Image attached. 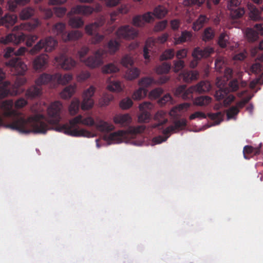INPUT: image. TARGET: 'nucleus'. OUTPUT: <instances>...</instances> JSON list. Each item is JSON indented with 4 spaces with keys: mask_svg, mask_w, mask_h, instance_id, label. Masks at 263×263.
Masks as SVG:
<instances>
[{
    "mask_svg": "<svg viewBox=\"0 0 263 263\" xmlns=\"http://www.w3.org/2000/svg\"><path fill=\"white\" fill-rule=\"evenodd\" d=\"M26 37V35L21 32H18L16 33H10L5 37H2L0 39V42L5 45L10 43L17 45L24 41Z\"/></svg>",
    "mask_w": 263,
    "mask_h": 263,
    "instance_id": "obj_15",
    "label": "nucleus"
},
{
    "mask_svg": "<svg viewBox=\"0 0 263 263\" xmlns=\"http://www.w3.org/2000/svg\"><path fill=\"white\" fill-rule=\"evenodd\" d=\"M115 124H120L121 126H127L132 122V118L128 114L116 115L113 118Z\"/></svg>",
    "mask_w": 263,
    "mask_h": 263,
    "instance_id": "obj_22",
    "label": "nucleus"
},
{
    "mask_svg": "<svg viewBox=\"0 0 263 263\" xmlns=\"http://www.w3.org/2000/svg\"><path fill=\"white\" fill-rule=\"evenodd\" d=\"M13 105L12 100H7L3 102L1 108L4 111L5 116L14 118L13 122L6 126L21 133L45 134L52 124L55 125V130L72 137H90L91 136V133L85 129H79L78 124L95 126L102 132H109L115 129L114 125L101 119L98 120L96 123L91 117L83 118L81 115L70 120L69 123L59 124L62 109V104L59 101L54 102L48 107L47 113L50 117L49 120H47L42 114H36L26 118L23 114L14 109Z\"/></svg>",
    "mask_w": 263,
    "mask_h": 263,
    "instance_id": "obj_1",
    "label": "nucleus"
},
{
    "mask_svg": "<svg viewBox=\"0 0 263 263\" xmlns=\"http://www.w3.org/2000/svg\"><path fill=\"white\" fill-rule=\"evenodd\" d=\"M229 10L230 11V14L233 18H238L241 17L245 12L244 9L240 7H235Z\"/></svg>",
    "mask_w": 263,
    "mask_h": 263,
    "instance_id": "obj_41",
    "label": "nucleus"
},
{
    "mask_svg": "<svg viewBox=\"0 0 263 263\" xmlns=\"http://www.w3.org/2000/svg\"><path fill=\"white\" fill-rule=\"evenodd\" d=\"M163 91L162 88H156L150 92L149 96L152 98L157 99L161 96L163 93Z\"/></svg>",
    "mask_w": 263,
    "mask_h": 263,
    "instance_id": "obj_55",
    "label": "nucleus"
},
{
    "mask_svg": "<svg viewBox=\"0 0 263 263\" xmlns=\"http://www.w3.org/2000/svg\"><path fill=\"white\" fill-rule=\"evenodd\" d=\"M121 63L123 66L127 68L128 66L133 65L134 61L129 55L126 54L122 58Z\"/></svg>",
    "mask_w": 263,
    "mask_h": 263,
    "instance_id": "obj_49",
    "label": "nucleus"
},
{
    "mask_svg": "<svg viewBox=\"0 0 263 263\" xmlns=\"http://www.w3.org/2000/svg\"><path fill=\"white\" fill-rule=\"evenodd\" d=\"M206 115L201 111H196L190 115V120H193L196 118L205 119Z\"/></svg>",
    "mask_w": 263,
    "mask_h": 263,
    "instance_id": "obj_60",
    "label": "nucleus"
},
{
    "mask_svg": "<svg viewBox=\"0 0 263 263\" xmlns=\"http://www.w3.org/2000/svg\"><path fill=\"white\" fill-rule=\"evenodd\" d=\"M260 147H253L250 145H246L243 147V157L246 159H249V155L257 156L260 154Z\"/></svg>",
    "mask_w": 263,
    "mask_h": 263,
    "instance_id": "obj_25",
    "label": "nucleus"
},
{
    "mask_svg": "<svg viewBox=\"0 0 263 263\" xmlns=\"http://www.w3.org/2000/svg\"><path fill=\"white\" fill-rule=\"evenodd\" d=\"M72 79L71 74L67 73L62 75L57 73L51 75L43 73L36 80V86H33L28 88L26 92V96L28 98H33L39 96L41 94V86L48 83L65 85Z\"/></svg>",
    "mask_w": 263,
    "mask_h": 263,
    "instance_id": "obj_2",
    "label": "nucleus"
},
{
    "mask_svg": "<svg viewBox=\"0 0 263 263\" xmlns=\"http://www.w3.org/2000/svg\"><path fill=\"white\" fill-rule=\"evenodd\" d=\"M58 45V41L51 36H48L40 40L29 51L32 55H35L40 52L42 49L46 52L52 51Z\"/></svg>",
    "mask_w": 263,
    "mask_h": 263,
    "instance_id": "obj_9",
    "label": "nucleus"
},
{
    "mask_svg": "<svg viewBox=\"0 0 263 263\" xmlns=\"http://www.w3.org/2000/svg\"><path fill=\"white\" fill-rule=\"evenodd\" d=\"M169 137L168 136H158L153 138V141L156 144H160L163 142L165 141Z\"/></svg>",
    "mask_w": 263,
    "mask_h": 263,
    "instance_id": "obj_64",
    "label": "nucleus"
},
{
    "mask_svg": "<svg viewBox=\"0 0 263 263\" xmlns=\"http://www.w3.org/2000/svg\"><path fill=\"white\" fill-rule=\"evenodd\" d=\"M212 99L209 96H200L196 98L194 103L196 105L205 106L211 103Z\"/></svg>",
    "mask_w": 263,
    "mask_h": 263,
    "instance_id": "obj_38",
    "label": "nucleus"
},
{
    "mask_svg": "<svg viewBox=\"0 0 263 263\" xmlns=\"http://www.w3.org/2000/svg\"><path fill=\"white\" fill-rule=\"evenodd\" d=\"M186 125V121L185 119H181L176 120L174 122L173 125H171L170 128L173 129L175 132L176 130H180L183 129Z\"/></svg>",
    "mask_w": 263,
    "mask_h": 263,
    "instance_id": "obj_44",
    "label": "nucleus"
},
{
    "mask_svg": "<svg viewBox=\"0 0 263 263\" xmlns=\"http://www.w3.org/2000/svg\"><path fill=\"white\" fill-rule=\"evenodd\" d=\"M167 23V20H163L158 22L154 27V30L157 32L163 30L166 27Z\"/></svg>",
    "mask_w": 263,
    "mask_h": 263,
    "instance_id": "obj_52",
    "label": "nucleus"
},
{
    "mask_svg": "<svg viewBox=\"0 0 263 263\" xmlns=\"http://www.w3.org/2000/svg\"><path fill=\"white\" fill-rule=\"evenodd\" d=\"M198 73L196 71H183L179 75V78L184 82L190 83L197 79Z\"/></svg>",
    "mask_w": 263,
    "mask_h": 263,
    "instance_id": "obj_23",
    "label": "nucleus"
},
{
    "mask_svg": "<svg viewBox=\"0 0 263 263\" xmlns=\"http://www.w3.org/2000/svg\"><path fill=\"white\" fill-rule=\"evenodd\" d=\"M5 78V73L0 68V99L7 97L8 95L14 96L20 93V85L25 83L24 80L21 82H16L12 85L9 81L2 83Z\"/></svg>",
    "mask_w": 263,
    "mask_h": 263,
    "instance_id": "obj_7",
    "label": "nucleus"
},
{
    "mask_svg": "<svg viewBox=\"0 0 263 263\" xmlns=\"http://www.w3.org/2000/svg\"><path fill=\"white\" fill-rule=\"evenodd\" d=\"M132 105L133 101L129 98L122 100L120 103V107L123 109H128L132 106Z\"/></svg>",
    "mask_w": 263,
    "mask_h": 263,
    "instance_id": "obj_51",
    "label": "nucleus"
},
{
    "mask_svg": "<svg viewBox=\"0 0 263 263\" xmlns=\"http://www.w3.org/2000/svg\"><path fill=\"white\" fill-rule=\"evenodd\" d=\"M168 11L165 7L163 6L159 5L156 7L154 10L153 13L152 12V15L157 18H161L165 16Z\"/></svg>",
    "mask_w": 263,
    "mask_h": 263,
    "instance_id": "obj_32",
    "label": "nucleus"
},
{
    "mask_svg": "<svg viewBox=\"0 0 263 263\" xmlns=\"http://www.w3.org/2000/svg\"><path fill=\"white\" fill-rule=\"evenodd\" d=\"M119 67L113 63H109L104 66L102 68V72L104 73H111L118 72Z\"/></svg>",
    "mask_w": 263,
    "mask_h": 263,
    "instance_id": "obj_40",
    "label": "nucleus"
},
{
    "mask_svg": "<svg viewBox=\"0 0 263 263\" xmlns=\"http://www.w3.org/2000/svg\"><path fill=\"white\" fill-rule=\"evenodd\" d=\"M126 132L123 130H119L117 132L111 133L108 136V140L119 143L122 141V138L125 136Z\"/></svg>",
    "mask_w": 263,
    "mask_h": 263,
    "instance_id": "obj_28",
    "label": "nucleus"
},
{
    "mask_svg": "<svg viewBox=\"0 0 263 263\" xmlns=\"http://www.w3.org/2000/svg\"><path fill=\"white\" fill-rule=\"evenodd\" d=\"M173 63V70L175 72H179L185 66L184 61L181 60L179 61H174Z\"/></svg>",
    "mask_w": 263,
    "mask_h": 263,
    "instance_id": "obj_53",
    "label": "nucleus"
},
{
    "mask_svg": "<svg viewBox=\"0 0 263 263\" xmlns=\"http://www.w3.org/2000/svg\"><path fill=\"white\" fill-rule=\"evenodd\" d=\"M145 129V126L144 125H138L137 126L132 127L130 128V132L136 134L141 133Z\"/></svg>",
    "mask_w": 263,
    "mask_h": 263,
    "instance_id": "obj_61",
    "label": "nucleus"
},
{
    "mask_svg": "<svg viewBox=\"0 0 263 263\" xmlns=\"http://www.w3.org/2000/svg\"><path fill=\"white\" fill-rule=\"evenodd\" d=\"M192 36V34L190 31L186 30L183 31L181 32L180 36L175 38V44L176 45H177L185 42L188 40L191 39Z\"/></svg>",
    "mask_w": 263,
    "mask_h": 263,
    "instance_id": "obj_30",
    "label": "nucleus"
},
{
    "mask_svg": "<svg viewBox=\"0 0 263 263\" xmlns=\"http://www.w3.org/2000/svg\"><path fill=\"white\" fill-rule=\"evenodd\" d=\"M40 24V22L37 19H35L33 20V21L31 22H27L25 23H22L18 26H16L14 27V29L15 30H31L35 29Z\"/></svg>",
    "mask_w": 263,
    "mask_h": 263,
    "instance_id": "obj_24",
    "label": "nucleus"
},
{
    "mask_svg": "<svg viewBox=\"0 0 263 263\" xmlns=\"http://www.w3.org/2000/svg\"><path fill=\"white\" fill-rule=\"evenodd\" d=\"M245 36L249 42H253L258 39V33L252 28H248L245 31Z\"/></svg>",
    "mask_w": 263,
    "mask_h": 263,
    "instance_id": "obj_36",
    "label": "nucleus"
},
{
    "mask_svg": "<svg viewBox=\"0 0 263 263\" xmlns=\"http://www.w3.org/2000/svg\"><path fill=\"white\" fill-rule=\"evenodd\" d=\"M107 88L108 90L112 92H119L122 90L121 83L119 81H114L110 82L107 86Z\"/></svg>",
    "mask_w": 263,
    "mask_h": 263,
    "instance_id": "obj_45",
    "label": "nucleus"
},
{
    "mask_svg": "<svg viewBox=\"0 0 263 263\" xmlns=\"http://www.w3.org/2000/svg\"><path fill=\"white\" fill-rule=\"evenodd\" d=\"M27 51V48L25 47H21L16 51L12 47H9L7 48L4 57L8 58L13 55L6 63V65L10 67L13 74H24L27 70V65L18 56L24 54Z\"/></svg>",
    "mask_w": 263,
    "mask_h": 263,
    "instance_id": "obj_3",
    "label": "nucleus"
},
{
    "mask_svg": "<svg viewBox=\"0 0 263 263\" xmlns=\"http://www.w3.org/2000/svg\"><path fill=\"white\" fill-rule=\"evenodd\" d=\"M175 55V51L173 49H168L165 50L161 55L160 60L161 61L172 59Z\"/></svg>",
    "mask_w": 263,
    "mask_h": 263,
    "instance_id": "obj_46",
    "label": "nucleus"
},
{
    "mask_svg": "<svg viewBox=\"0 0 263 263\" xmlns=\"http://www.w3.org/2000/svg\"><path fill=\"white\" fill-rule=\"evenodd\" d=\"M80 104V102L78 99H74L72 100L69 106V112L71 115H75L78 113Z\"/></svg>",
    "mask_w": 263,
    "mask_h": 263,
    "instance_id": "obj_39",
    "label": "nucleus"
},
{
    "mask_svg": "<svg viewBox=\"0 0 263 263\" xmlns=\"http://www.w3.org/2000/svg\"><path fill=\"white\" fill-rule=\"evenodd\" d=\"M48 62V56L41 54L36 57L33 61V67L35 70H42L46 68Z\"/></svg>",
    "mask_w": 263,
    "mask_h": 263,
    "instance_id": "obj_19",
    "label": "nucleus"
},
{
    "mask_svg": "<svg viewBox=\"0 0 263 263\" xmlns=\"http://www.w3.org/2000/svg\"><path fill=\"white\" fill-rule=\"evenodd\" d=\"M239 112V108L237 107L233 106L231 107L227 111V115L228 119H231L236 116Z\"/></svg>",
    "mask_w": 263,
    "mask_h": 263,
    "instance_id": "obj_54",
    "label": "nucleus"
},
{
    "mask_svg": "<svg viewBox=\"0 0 263 263\" xmlns=\"http://www.w3.org/2000/svg\"><path fill=\"white\" fill-rule=\"evenodd\" d=\"M153 104L150 102H145L139 105V109L141 113L138 116V121L139 122H148L151 115L149 111L153 108Z\"/></svg>",
    "mask_w": 263,
    "mask_h": 263,
    "instance_id": "obj_16",
    "label": "nucleus"
},
{
    "mask_svg": "<svg viewBox=\"0 0 263 263\" xmlns=\"http://www.w3.org/2000/svg\"><path fill=\"white\" fill-rule=\"evenodd\" d=\"M207 17L204 15H200L198 19L193 23V29L195 31H198L207 21Z\"/></svg>",
    "mask_w": 263,
    "mask_h": 263,
    "instance_id": "obj_34",
    "label": "nucleus"
},
{
    "mask_svg": "<svg viewBox=\"0 0 263 263\" xmlns=\"http://www.w3.org/2000/svg\"><path fill=\"white\" fill-rule=\"evenodd\" d=\"M64 23L59 22L55 24L52 28L54 33L60 36L64 42L77 40L82 36V32L79 30H72L68 33L65 31Z\"/></svg>",
    "mask_w": 263,
    "mask_h": 263,
    "instance_id": "obj_8",
    "label": "nucleus"
},
{
    "mask_svg": "<svg viewBox=\"0 0 263 263\" xmlns=\"http://www.w3.org/2000/svg\"><path fill=\"white\" fill-rule=\"evenodd\" d=\"M170 63L164 62L156 68V71L158 74L167 73L171 69Z\"/></svg>",
    "mask_w": 263,
    "mask_h": 263,
    "instance_id": "obj_42",
    "label": "nucleus"
},
{
    "mask_svg": "<svg viewBox=\"0 0 263 263\" xmlns=\"http://www.w3.org/2000/svg\"><path fill=\"white\" fill-rule=\"evenodd\" d=\"M105 53L104 49H99L94 52L93 55H90L84 60L83 62L90 68H97L103 64V58Z\"/></svg>",
    "mask_w": 263,
    "mask_h": 263,
    "instance_id": "obj_11",
    "label": "nucleus"
},
{
    "mask_svg": "<svg viewBox=\"0 0 263 263\" xmlns=\"http://www.w3.org/2000/svg\"><path fill=\"white\" fill-rule=\"evenodd\" d=\"M90 74L88 71H82L77 77L78 80L79 81H84L88 79Z\"/></svg>",
    "mask_w": 263,
    "mask_h": 263,
    "instance_id": "obj_62",
    "label": "nucleus"
},
{
    "mask_svg": "<svg viewBox=\"0 0 263 263\" xmlns=\"http://www.w3.org/2000/svg\"><path fill=\"white\" fill-rule=\"evenodd\" d=\"M89 49L88 47L83 46L78 52V55L81 61L83 62V58L88 53Z\"/></svg>",
    "mask_w": 263,
    "mask_h": 263,
    "instance_id": "obj_56",
    "label": "nucleus"
},
{
    "mask_svg": "<svg viewBox=\"0 0 263 263\" xmlns=\"http://www.w3.org/2000/svg\"><path fill=\"white\" fill-rule=\"evenodd\" d=\"M216 83L218 86V89L216 90L215 97L217 100L220 101L222 99L224 106L229 105L235 99V97L233 95H229L231 91H236L239 88V82L237 79H234L231 81L229 83V87L220 84V80L217 78Z\"/></svg>",
    "mask_w": 263,
    "mask_h": 263,
    "instance_id": "obj_4",
    "label": "nucleus"
},
{
    "mask_svg": "<svg viewBox=\"0 0 263 263\" xmlns=\"http://www.w3.org/2000/svg\"><path fill=\"white\" fill-rule=\"evenodd\" d=\"M116 35L119 38L130 40L137 36L138 31L130 26L124 25L118 29Z\"/></svg>",
    "mask_w": 263,
    "mask_h": 263,
    "instance_id": "obj_13",
    "label": "nucleus"
},
{
    "mask_svg": "<svg viewBox=\"0 0 263 263\" xmlns=\"http://www.w3.org/2000/svg\"><path fill=\"white\" fill-rule=\"evenodd\" d=\"M76 90L75 85H69L66 87L61 92V97L64 99L71 98Z\"/></svg>",
    "mask_w": 263,
    "mask_h": 263,
    "instance_id": "obj_29",
    "label": "nucleus"
},
{
    "mask_svg": "<svg viewBox=\"0 0 263 263\" xmlns=\"http://www.w3.org/2000/svg\"><path fill=\"white\" fill-rule=\"evenodd\" d=\"M214 51L213 48L207 46L204 48L196 47L192 52L193 60L191 62L190 66L191 68H195L198 65V62L202 58H206L211 55Z\"/></svg>",
    "mask_w": 263,
    "mask_h": 263,
    "instance_id": "obj_10",
    "label": "nucleus"
},
{
    "mask_svg": "<svg viewBox=\"0 0 263 263\" xmlns=\"http://www.w3.org/2000/svg\"><path fill=\"white\" fill-rule=\"evenodd\" d=\"M154 20L152 12H148L143 15H138L133 18V24L136 27H142L145 23H149Z\"/></svg>",
    "mask_w": 263,
    "mask_h": 263,
    "instance_id": "obj_18",
    "label": "nucleus"
},
{
    "mask_svg": "<svg viewBox=\"0 0 263 263\" xmlns=\"http://www.w3.org/2000/svg\"><path fill=\"white\" fill-rule=\"evenodd\" d=\"M55 60L61 66V68L65 70L72 68L76 66L77 63L73 59L66 56L64 54H61L56 57Z\"/></svg>",
    "mask_w": 263,
    "mask_h": 263,
    "instance_id": "obj_17",
    "label": "nucleus"
},
{
    "mask_svg": "<svg viewBox=\"0 0 263 263\" xmlns=\"http://www.w3.org/2000/svg\"><path fill=\"white\" fill-rule=\"evenodd\" d=\"M140 73V70L136 67L127 69L125 73V78L129 80H133L137 78Z\"/></svg>",
    "mask_w": 263,
    "mask_h": 263,
    "instance_id": "obj_31",
    "label": "nucleus"
},
{
    "mask_svg": "<svg viewBox=\"0 0 263 263\" xmlns=\"http://www.w3.org/2000/svg\"><path fill=\"white\" fill-rule=\"evenodd\" d=\"M229 37L225 33H222L220 34L218 44L222 48H224L227 46L228 43Z\"/></svg>",
    "mask_w": 263,
    "mask_h": 263,
    "instance_id": "obj_48",
    "label": "nucleus"
},
{
    "mask_svg": "<svg viewBox=\"0 0 263 263\" xmlns=\"http://www.w3.org/2000/svg\"><path fill=\"white\" fill-rule=\"evenodd\" d=\"M95 92V88L93 86H90L85 90L83 94V101L81 108L83 110H87L92 107L94 101L92 98Z\"/></svg>",
    "mask_w": 263,
    "mask_h": 263,
    "instance_id": "obj_14",
    "label": "nucleus"
},
{
    "mask_svg": "<svg viewBox=\"0 0 263 263\" xmlns=\"http://www.w3.org/2000/svg\"><path fill=\"white\" fill-rule=\"evenodd\" d=\"M154 119L158 122L154 123L152 127L158 129H160L161 127L168 121L166 112L162 110L157 111L155 115Z\"/></svg>",
    "mask_w": 263,
    "mask_h": 263,
    "instance_id": "obj_20",
    "label": "nucleus"
},
{
    "mask_svg": "<svg viewBox=\"0 0 263 263\" xmlns=\"http://www.w3.org/2000/svg\"><path fill=\"white\" fill-rule=\"evenodd\" d=\"M155 83L154 78L149 77H145L141 78L139 81V85L141 88L146 89Z\"/></svg>",
    "mask_w": 263,
    "mask_h": 263,
    "instance_id": "obj_37",
    "label": "nucleus"
},
{
    "mask_svg": "<svg viewBox=\"0 0 263 263\" xmlns=\"http://www.w3.org/2000/svg\"><path fill=\"white\" fill-rule=\"evenodd\" d=\"M67 9L65 7H54V12L57 16L63 17L66 13Z\"/></svg>",
    "mask_w": 263,
    "mask_h": 263,
    "instance_id": "obj_58",
    "label": "nucleus"
},
{
    "mask_svg": "<svg viewBox=\"0 0 263 263\" xmlns=\"http://www.w3.org/2000/svg\"><path fill=\"white\" fill-rule=\"evenodd\" d=\"M211 88V85L208 81H201L196 85L186 88L185 85L179 86L175 91V95L184 100H190L193 98L194 92L202 93L209 91Z\"/></svg>",
    "mask_w": 263,
    "mask_h": 263,
    "instance_id": "obj_5",
    "label": "nucleus"
},
{
    "mask_svg": "<svg viewBox=\"0 0 263 263\" xmlns=\"http://www.w3.org/2000/svg\"><path fill=\"white\" fill-rule=\"evenodd\" d=\"M248 8L249 11V17L252 20L258 21L261 18V10L251 4L248 5Z\"/></svg>",
    "mask_w": 263,
    "mask_h": 263,
    "instance_id": "obj_26",
    "label": "nucleus"
},
{
    "mask_svg": "<svg viewBox=\"0 0 263 263\" xmlns=\"http://www.w3.org/2000/svg\"><path fill=\"white\" fill-rule=\"evenodd\" d=\"M208 116L212 120H214L217 124H219L222 120L223 115L221 112L209 113Z\"/></svg>",
    "mask_w": 263,
    "mask_h": 263,
    "instance_id": "obj_50",
    "label": "nucleus"
},
{
    "mask_svg": "<svg viewBox=\"0 0 263 263\" xmlns=\"http://www.w3.org/2000/svg\"><path fill=\"white\" fill-rule=\"evenodd\" d=\"M147 93V90L144 88L140 87L138 90L135 91L133 95V99L138 100L145 97Z\"/></svg>",
    "mask_w": 263,
    "mask_h": 263,
    "instance_id": "obj_43",
    "label": "nucleus"
},
{
    "mask_svg": "<svg viewBox=\"0 0 263 263\" xmlns=\"http://www.w3.org/2000/svg\"><path fill=\"white\" fill-rule=\"evenodd\" d=\"M17 16L14 14H6L4 17L0 18V26H5L9 28L14 25L17 21Z\"/></svg>",
    "mask_w": 263,
    "mask_h": 263,
    "instance_id": "obj_21",
    "label": "nucleus"
},
{
    "mask_svg": "<svg viewBox=\"0 0 263 263\" xmlns=\"http://www.w3.org/2000/svg\"><path fill=\"white\" fill-rule=\"evenodd\" d=\"M27 104V101L23 98H20L14 103L15 108L20 109L24 107Z\"/></svg>",
    "mask_w": 263,
    "mask_h": 263,
    "instance_id": "obj_57",
    "label": "nucleus"
},
{
    "mask_svg": "<svg viewBox=\"0 0 263 263\" xmlns=\"http://www.w3.org/2000/svg\"><path fill=\"white\" fill-rule=\"evenodd\" d=\"M214 36V32L211 27L206 28L204 29L203 35L202 40L205 41H209L212 40Z\"/></svg>",
    "mask_w": 263,
    "mask_h": 263,
    "instance_id": "obj_47",
    "label": "nucleus"
},
{
    "mask_svg": "<svg viewBox=\"0 0 263 263\" xmlns=\"http://www.w3.org/2000/svg\"><path fill=\"white\" fill-rule=\"evenodd\" d=\"M241 0H229L228 8L229 9H232L235 7H239Z\"/></svg>",
    "mask_w": 263,
    "mask_h": 263,
    "instance_id": "obj_63",
    "label": "nucleus"
},
{
    "mask_svg": "<svg viewBox=\"0 0 263 263\" xmlns=\"http://www.w3.org/2000/svg\"><path fill=\"white\" fill-rule=\"evenodd\" d=\"M34 10L31 7H26L23 9L20 13V17L21 20H25L30 18L33 15Z\"/></svg>",
    "mask_w": 263,
    "mask_h": 263,
    "instance_id": "obj_33",
    "label": "nucleus"
},
{
    "mask_svg": "<svg viewBox=\"0 0 263 263\" xmlns=\"http://www.w3.org/2000/svg\"><path fill=\"white\" fill-rule=\"evenodd\" d=\"M94 11L92 7L88 6L77 5L72 7L71 10L67 14L69 18V25L73 28H79L84 24L82 18L79 16H73L74 14H82L89 15Z\"/></svg>",
    "mask_w": 263,
    "mask_h": 263,
    "instance_id": "obj_6",
    "label": "nucleus"
},
{
    "mask_svg": "<svg viewBox=\"0 0 263 263\" xmlns=\"http://www.w3.org/2000/svg\"><path fill=\"white\" fill-rule=\"evenodd\" d=\"M102 25V22H95L85 26V29L86 33L89 35H93L91 38V43L93 44L100 43L104 38L103 35L100 34L97 32L98 29Z\"/></svg>",
    "mask_w": 263,
    "mask_h": 263,
    "instance_id": "obj_12",
    "label": "nucleus"
},
{
    "mask_svg": "<svg viewBox=\"0 0 263 263\" xmlns=\"http://www.w3.org/2000/svg\"><path fill=\"white\" fill-rule=\"evenodd\" d=\"M29 2L30 0H9L7 3V6L9 10L14 11L17 5H25Z\"/></svg>",
    "mask_w": 263,
    "mask_h": 263,
    "instance_id": "obj_27",
    "label": "nucleus"
},
{
    "mask_svg": "<svg viewBox=\"0 0 263 263\" xmlns=\"http://www.w3.org/2000/svg\"><path fill=\"white\" fill-rule=\"evenodd\" d=\"M120 43L116 40H110L107 45L106 48L108 49V51L110 54L115 53L119 49Z\"/></svg>",
    "mask_w": 263,
    "mask_h": 263,
    "instance_id": "obj_35",
    "label": "nucleus"
},
{
    "mask_svg": "<svg viewBox=\"0 0 263 263\" xmlns=\"http://www.w3.org/2000/svg\"><path fill=\"white\" fill-rule=\"evenodd\" d=\"M262 66L260 64L256 63L253 64L250 67V70L252 73L258 74L261 71Z\"/></svg>",
    "mask_w": 263,
    "mask_h": 263,
    "instance_id": "obj_59",
    "label": "nucleus"
}]
</instances>
